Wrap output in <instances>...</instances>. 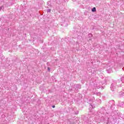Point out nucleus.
<instances>
[{
    "label": "nucleus",
    "mask_w": 124,
    "mask_h": 124,
    "mask_svg": "<svg viewBox=\"0 0 124 124\" xmlns=\"http://www.w3.org/2000/svg\"><path fill=\"white\" fill-rule=\"evenodd\" d=\"M121 87H122V81H120L119 80L113 81L110 85V89L112 92Z\"/></svg>",
    "instance_id": "1"
},
{
    "label": "nucleus",
    "mask_w": 124,
    "mask_h": 124,
    "mask_svg": "<svg viewBox=\"0 0 124 124\" xmlns=\"http://www.w3.org/2000/svg\"><path fill=\"white\" fill-rule=\"evenodd\" d=\"M103 119V117L102 116H99L98 115H97L96 117H95V121L98 124H100V123H101V120H102Z\"/></svg>",
    "instance_id": "2"
},
{
    "label": "nucleus",
    "mask_w": 124,
    "mask_h": 124,
    "mask_svg": "<svg viewBox=\"0 0 124 124\" xmlns=\"http://www.w3.org/2000/svg\"><path fill=\"white\" fill-rule=\"evenodd\" d=\"M101 85H102V83L97 82L96 84L94 85V87L96 88V89H100V88H101Z\"/></svg>",
    "instance_id": "3"
},
{
    "label": "nucleus",
    "mask_w": 124,
    "mask_h": 124,
    "mask_svg": "<svg viewBox=\"0 0 124 124\" xmlns=\"http://www.w3.org/2000/svg\"><path fill=\"white\" fill-rule=\"evenodd\" d=\"M90 109H94L95 108V106L94 104L91 103L90 105Z\"/></svg>",
    "instance_id": "4"
},
{
    "label": "nucleus",
    "mask_w": 124,
    "mask_h": 124,
    "mask_svg": "<svg viewBox=\"0 0 124 124\" xmlns=\"http://www.w3.org/2000/svg\"><path fill=\"white\" fill-rule=\"evenodd\" d=\"M89 40H92L93 39V34L89 33L88 34Z\"/></svg>",
    "instance_id": "5"
},
{
    "label": "nucleus",
    "mask_w": 124,
    "mask_h": 124,
    "mask_svg": "<svg viewBox=\"0 0 124 124\" xmlns=\"http://www.w3.org/2000/svg\"><path fill=\"white\" fill-rule=\"evenodd\" d=\"M56 1L58 4H61L62 3V1L60 0H56Z\"/></svg>",
    "instance_id": "6"
},
{
    "label": "nucleus",
    "mask_w": 124,
    "mask_h": 124,
    "mask_svg": "<svg viewBox=\"0 0 124 124\" xmlns=\"http://www.w3.org/2000/svg\"><path fill=\"white\" fill-rule=\"evenodd\" d=\"M120 82H121V86H122V83H124V77L121 78V80L120 81Z\"/></svg>",
    "instance_id": "7"
},
{
    "label": "nucleus",
    "mask_w": 124,
    "mask_h": 124,
    "mask_svg": "<svg viewBox=\"0 0 124 124\" xmlns=\"http://www.w3.org/2000/svg\"><path fill=\"white\" fill-rule=\"evenodd\" d=\"M77 88H78V89H81V85L77 84Z\"/></svg>",
    "instance_id": "8"
},
{
    "label": "nucleus",
    "mask_w": 124,
    "mask_h": 124,
    "mask_svg": "<svg viewBox=\"0 0 124 124\" xmlns=\"http://www.w3.org/2000/svg\"><path fill=\"white\" fill-rule=\"evenodd\" d=\"M47 5H48V6H52V5H51V2L50 1H47Z\"/></svg>",
    "instance_id": "9"
},
{
    "label": "nucleus",
    "mask_w": 124,
    "mask_h": 124,
    "mask_svg": "<svg viewBox=\"0 0 124 124\" xmlns=\"http://www.w3.org/2000/svg\"><path fill=\"white\" fill-rule=\"evenodd\" d=\"M92 11H93V12H95V11H96V9L95 8V7L93 8L92 10Z\"/></svg>",
    "instance_id": "10"
},
{
    "label": "nucleus",
    "mask_w": 124,
    "mask_h": 124,
    "mask_svg": "<svg viewBox=\"0 0 124 124\" xmlns=\"http://www.w3.org/2000/svg\"><path fill=\"white\" fill-rule=\"evenodd\" d=\"M46 11H47V13H50V12H51V9H47V10H46Z\"/></svg>",
    "instance_id": "11"
},
{
    "label": "nucleus",
    "mask_w": 124,
    "mask_h": 124,
    "mask_svg": "<svg viewBox=\"0 0 124 124\" xmlns=\"http://www.w3.org/2000/svg\"><path fill=\"white\" fill-rule=\"evenodd\" d=\"M3 8V6H1L0 7V10H2V9Z\"/></svg>",
    "instance_id": "12"
},
{
    "label": "nucleus",
    "mask_w": 124,
    "mask_h": 124,
    "mask_svg": "<svg viewBox=\"0 0 124 124\" xmlns=\"http://www.w3.org/2000/svg\"><path fill=\"white\" fill-rule=\"evenodd\" d=\"M111 102L114 103V100H112L109 101V104H111Z\"/></svg>",
    "instance_id": "13"
},
{
    "label": "nucleus",
    "mask_w": 124,
    "mask_h": 124,
    "mask_svg": "<svg viewBox=\"0 0 124 124\" xmlns=\"http://www.w3.org/2000/svg\"><path fill=\"white\" fill-rule=\"evenodd\" d=\"M101 94V93L98 92V93H97V95H100Z\"/></svg>",
    "instance_id": "14"
},
{
    "label": "nucleus",
    "mask_w": 124,
    "mask_h": 124,
    "mask_svg": "<svg viewBox=\"0 0 124 124\" xmlns=\"http://www.w3.org/2000/svg\"><path fill=\"white\" fill-rule=\"evenodd\" d=\"M47 69H48V71H50V68L48 67Z\"/></svg>",
    "instance_id": "15"
},
{
    "label": "nucleus",
    "mask_w": 124,
    "mask_h": 124,
    "mask_svg": "<svg viewBox=\"0 0 124 124\" xmlns=\"http://www.w3.org/2000/svg\"><path fill=\"white\" fill-rule=\"evenodd\" d=\"M55 107H56L55 106H52V108H55Z\"/></svg>",
    "instance_id": "16"
},
{
    "label": "nucleus",
    "mask_w": 124,
    "mask_h": 124,
    "mask_svg": "<svg viewBox=\"0 0 124 124\" xmlns=\"http://www.w3.org/2000/svg\"><path fill=\"white\" fill-rule=\"evenodd\" d=\"M78 112L76 113V115H77V114H78Z\"/></svg>",
    "instance_id": "17"
},
{
    "label": "nucleus",
    "mask_w": 124,
    "mask_h": 124,
    "mask_svg": "<svg viewBox=\"0 0 124 124\" xmlns=\"http://www.w3.org/2000/svg\"><path fill=\"white\" fill-rule=\"evenodd\" d=\"M99 100H100V99H99Z\"/></svg>",
    "instance_id": "18"
}]
</instances>
